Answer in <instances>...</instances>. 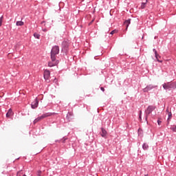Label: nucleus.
Returning a JSON list of instances; mask_svg holds the SVG:
<instances>
[{
  "instance_id": "nucleus-19",
  "label": "nucleus",
  "mask_w": 176,
  "mask_h": 176,
  "mask_svg": "<svg viewBox=\"0 0 176 176\" xmlns=\"http://www.w3.org/2000/svg\"><path fill=\"white\" fill-rule=\"evenodd\" d=\"M33 36H34V38L36 39H41V34L35 32L34 34H33Z\"/></svg>"
},
{
  "instance_id": "nucleus-12",
  "label": "nucleus",
  "mask_w": 176,
  "mask_h": 176,
  "mask_svg": "<svg viewBox=\"0 0 176 176\" xmlns=\"http://www.w3.org/2000/svg\"><path fill=\"white\" fill-rule=\"evenodd\" d=\"M12 115H13V110H12V109H9L8 111L6 114V118H10Z\"/></svg>"
},
{
  "instance_id": "nucleus-3",
  "label": "nucleus",
  "mask_w": 176,
  "mask_h": 176,
  "mask_svg": "<svg viewBox=\"0 0 176 176\" xmlns=\"http://www.w3.org/2000/svg\"><path fill=\"white\" fill-rule=\"evenodd\" d=\"M162 87L164 90L167 93L168 91H171V90H175L176 89V82H167L162 84Z\"/></svg>"
},
{
  "instance_id": "nucleus-15",
  "label": "nucleus",
  "mask_w": 176,
  "mask_h": 176,
  "mask_svg": "<svg viewBox=\"0 0 176 176\" xmlns=\"http://www.w3.org/2000/svg\"><path fill=\"white\" fill-rule=\"evenodd\" d=\"M138 134L140 137H144V131L139 128V129L138 130Z\"/></svg>"
},
{
  "instance_id": "nucleus-9",
  "label": "nucleus",
  "mask_w": 176,
  "mask_h": 176,
  "mask_svg": "<svg viewBox=\"0 0 176 176\" xmlns=\"http://www.w3.org/2000/svg\"><path fill=\"white\" fill-rule=\"evenodd\" d=\"M43 78H44L45 80H47V79H49V78H50V70H47V69L44 70Z\"/></svg>"
},
{
  "instance_id": "nucleus-29",
  "label": "nucleus",
  "mask_w": 176,
  "mask_h": 176,
  "mask_svg": "<svg viewBox=\"0 0 176 176\" xmlns=\"http://www.w3.org/2000/svg\"><path fill=\"white\" fill-rule=\"evenodd\" d=\"M53 82L54 83H57V82H58V80H57V78H54Z\"/></svg>"
},
{
  "instance_id": "nucleus-21",
  "label": "nucleus",
  "mask_w": 176,
  "mask_h": 176,
  "mask_svg": "<svg viewBox=\"0 0 176 176\" xmlns=\"http://www.w3.org/2000/svg\"><path fill=\"white\" fill-rule=\"evenodd\" d=\"M168 120H170V119L173 118V113H171V111L168 112Z\"/></svg>"
},
{
  "instance_id": "nucleus-7",
  "label": "nucleus",
  "mask_w": 176,
  "mask_h": 176,
  "mask_svg": "<svg viewBox=\"0 0 176 176\" xmlns=\"http://www.w3.org/2000/svg\"><path fill=\"white\" fill-rule=\"evenodd\" d=\"M66 119L68 122H72V120H74V113L69 111L66 116Z\"/></svg>"
},
{
  "instance_id": "nucleus-40",
  "label": "nucleus",
  "mask_w": 176,
  "mask_h": 176,
  "mask_svg": "<svg viewBox=\"0 0 176 176\" xmlns=\"http://www.w3.org/2000/svg\"><path fill=\"white\" fill-rule=\"evenodd\" d=\"M23 176H27V175H25V174H24Z\"/></svg>"
},
{
  "instance_id": "nucleus-35",
  "label": "nucleus",
  "mask_w": 176,
  "mask_h": 176,
  "mask_svg": "<svg viewBox=\"0 0 176 176\" xmlns=\"http://www.w3.org/2000/svg\"><path fill=\"white\" fill-rule=\"evenodd\" d=\"M166 112H167L168 113V112H170V111H168V109H166Z\"/></svg>"
},
{
  "instance_id": "nucleus-23",
  "label": "nucleus",
  "mask_w": 176,
  "mask_h": 176,
  "mask_svg": "<svg viewBox=\"0 0 176 176\" xmlns=\"http://www.w3.org/2000/svg\"><path fill=\"white\" fill-rule=\"evenodd\" d=\"M146 3L142 2L141 3V9H144V8H146Z\"/></svg>"
},
{
  "instance_id": "nucleus-24",
  "label": "nucleus",
  "mask_w": 176,
  "mask_h": 176,
  "mask_svg": "<svg viewBox=\"0 0 176 176\" xmlns=\"http://www.w3.org/2000/svg\"><path fill=\"white\" fill-rule=\"evenodd\" d=\"M3 21V15L0 17V27H2V22Z\"/></svg>"
},
{
  "instance_id": "nucleus-36",
  "label": "nucleus",
  "mask_w": 176,
  "mask_h": 176,
  "mask_svg": "<svg viewBox=\"0 0 176 176\" xmlns=\"http://www.w3.org/2000/svg\"><path fill=\"white\" fill-rule=\"evenodd\" d=\"M144 176H149V175L146 174V175H144Z\"/></svg>"
},
{
  "instance_id": "nucleus-38",
  "label": "nucleus",
  "mask_w": 176,
  "mask_h": 176,
  "mask_svg": "<svg viewBox=\"0 0 176 176\" xmlns=\"http://www.w3.org/2000/svg\"><path fill=\"white\" fill-rule=\"evenodd\" d=\"M43 23H45V21L41 22V24H43Z\"/></svg>"
},
{
  "instance_id": "nucleus-31",
  "label": "nucleus",
  "mask_w": 176,
  "mask_h": 176,
  "mask_svg": "<svg viewBox=\"0 0 176 176\" xmlns=\"http://www.w3.org/2000/svg\"><path fill=\"white\" fill-rule=\"evenodd\" d=\"M157 124L158 126H160V124H162V121L160 120H157Z\"/></svg>"
},
{
  "instance_id": "nucleus-42",
  "label": "nucleus",
  "mask_w": 176,
  "mask_h": 176,
  "mask_svg": "<svg viewBox=\"0 0 176 176\" xmlns=\"http://www.w3.org/2000/svg\"><path fill=\"white\" fill-rule=\"evenodd\" d=\"M91 23H93V21Z\"/></svg>"
},
{
  "instance_id": "nucleus-37",
  "label": "nucleus",
  "mask_w": 176,
  "mask_h": 176,
  "mask_svg": "<svg viewBox=\"0 0 176 176\" xmlns=\"http://www.w3.org/2000/svg\"><path fill=\"white\" fill-rule=\"evenodd\" d=\"M119 55H120V56H123V54H119Z\"/></svg>"
},
{
  "instance_id": "nucleus-25",
  "label": "nucleus",
  "mask_w": 176,
  "mask_h": 176,
  "mask_svg": "<svg viewBox=\"0 0 176 176\" xmlns=\"http://www.w3.org/2000/svg\"><path fill=\"white\" fill-rule=\"evenodd\" d=\"M170 130H172V131H173V133H176V125H175L173 127H170Z\"/></svg>"
},
{
  "instance_id": "nucleus-41",
  "label": "nucleus",
  "mask_w": 176,
  "mask_h": 176,
  "mask_svg": "<svg viewBox=\"0 0 176 176\" xmlns=\"http://www.w3.org/2000/svg\"><path fill=\"white\" fill-rule=\"evenodd\" d=\"M91 23H93V21Z\"/></svg>"
},
{
  "instance_id": "nucleus-22",
  "label": "nucleus",
  "mask_w": 176,
  "mask_h": 176,
  "mask_svg": "<svg viewBox=\"0 0 176 176\" xmlns=\"http://www.w3.org/2000/svg\"><path fill=\"white\" fill-rule=\"evenodd\" d=\"M61 140V142L63 143V144H65V141H67V140H68V138H65V137H63L62 139H60Z\"/></svg>"
},
{
  "instance_id": "nucleus-16",
  "label": "nucleus",
  "mask_w": 176,
  "mask_h": 176,
  "mask_svg": "<svg viewBox=\"0 0 176 176\" xmlns=\"http://www.w3.org/2000/svg\"><path fill=\"white\" fill-rule=\"evenodd\" d=\"M155 58H156V60H157V61L158 63H163V60H162L159 59V58H162V56H160L159 55V54H157V56H156V55H155Z\"/></svg>"
},
{
  "instance_id": "nucleus-4",
  "label": "nucleus",
  "mask_w": 176,
  "mask_h": 176,
  "mask_svg": "<svg viewBox=\"0 0 176 176\" xmlns=\"http://www.w3.org/2000/svg\"><path fill=\"white\" fill-rule=\"evenodd\" d=\"M156 109V106L155 105H149L148 106L146 110L145 111V121L148 124V117Z\"/></svg>"
},
{
  "instance_id": "nucleus-33",
  "label": "nucleus",
  "mask_w": 176,
  "mask_h": 176,
  "mask_svg": "<svg viewBox=\"0 0 176 176\" xmlns=\"http://www.w3.org/2000/svg\"><path fill=\"white\" fill-rule=\"evenodd\" d=\"M55 142H61V140H55Z\"/></svg>"
},
{
  "instance_id": "nucleus-32",
  "label": "nucleus",
  "mask_w": 176,
  "mask_h": 176,
  "mask_svg": "<svg viewBox=\"0 0 176 176\" xmlns=\"http://www.w3.org/2000/svg\"><path fill=\"white\" fill-rule=\"evenodd\" d=\"M168 124H170V120L167 119V124H166V126H168Z\"/></svg>"
},
{
  "instance_id": "nucleus-17",
  "label": "nucleus",
  "mask_w": 176,
  "mask_h": 176,
  "mask_svg": "<svg viewBox=\"0 0 176 176\" xmlns=\"http://www.w3.org/2000/svg\"><path fill=\"white\" fill-rule=\"evenodd\" d=\"M16 25H17L18 27H22V25H24V22L21 21H18L16 22Z\"/></svg>"
},
{
  "instance_id": "nucleus-39",
  "label": "nucleus",
  "mask_w": 176,
  "mask_h": 176,
  "mask_svg": "<svg viewBox=\"0 0 176 176\" xmlns=\"http://www.w3.org/2000/svg\"><path fill=\"white\" fill-rule=\"evenodd\" d=\"M110 16H112V14H111V12H110Z\"/></svg>"
},
{
  "instance_id": "nucleus-34",
  "label": "nucleus",
  "mask_w": 176,
  "mask_h": 176,
  "mask_svg": "<svg viewBox=\"0 0 176 176\" xmlns=\"http://www.w3.org/2000/svg\"><path fill=\"white\" fill-rule=\"evenodd\" d=\"M46 31H47V29H46V28L43 29V32H46Z\"/></svg>"
},
{
  "instance_id": "nucleus-30",
  "label": "nucleus",
  "mask_w": 176,
  "mask_h": 176,
  "mask_svg": "<svg viewBox=\"0 0 176 176\" xmlns=\"http://www.w3.org/2000/svg\"><path fill=\"white\" fill-rule=\"evenodd\" d=\"M100 90L104 93L105 91V88H104L103 87H100Z\"/></svg>"
},
{
  "instance_id": "nucleus-20",
  "label": "nucleus",
  "mask_w": 176,
  "mask_h": 176,
  "mask_svg": "<svg viewBox=\"0 0 176 176\" xmlns=\"http://www.w3.org/2000/svg\"><path fill=\"white\" fill-rule=\"evenodd\" d=\"M40 120H41V117L38 116L37 118H36L34 121H33V124H36V123H38V122H39Z\"/></svg>"
},
{
  "instance_id": "nucleus-8",
  "label": "nucleus",
  "mask_w": 176,
  "mask_h": 176,
  "mask_svg": "<svg viewBox=\"0 0 176 176\" xmlns=\"http://www.w3.org/2000/svg\"><path fill=\"white\" fill-rule=\"evenodd\" d=\"M130 24H131V19H126L124 21V25L126 27L124 31H127V30H129Z\"/></svg>"
},
{
  "instance_id": "nucleus-10",
  "label": "nucleus",
  "mask_w": 176,
  "mask_h": 176,
  "mask_svg": "<svg viewBox=\"0 0 176 176\" xmlns=\"http://www.w3.org/2000/svg\"><path fill=\"white\" fill-rule=\"evenodd\" d=\"M52 115H53V113H45L40 116V119H41V120H42V119L49 118V116H52Z\"/></svg>"
},
{
  "instance_id": "nucleus-26",
  "label": "nucleus",
  "mask_w": 176,
  "mask_h": 176,
  "mask_svg": "<svg viewBox=\"0 0 176 176\" xmlns=\"http://www.w3.org/2000/svg\"><path fill=\"white\" fill-rule=\"evenodd\" d=\"M116 32H118L117 30H113L110 32V35H113V34H116Z\"/></svg>"
},
{
  "instance_id": "nucleus-1",
  "label": "nucleus",
  "mask_w": 176,
  "mask_h": 176,
  "mask_svg": "<svg viewBox=\"0 0 176 176\" xmlns=\"http://www.w3.org/2000/svg\"><path fill=\"white\" fill-rule=\"evenodd\" d=\"M60 53V47L58 45H54L50 52V58L52 61L48 62V67H56L58 65L60 60H57L56 56Z\"/></svg>"
},
{
  "instance_id": "nucleus-5",
  "label": "nucleus",
  "mask_w": 176,
  "mask_h": 176,
  "mask_svg": "<svg viewBox=\"0 0 176 176\" xmlns=\"http://www.w3.org/2000/svg\"><path fill=\"white\" fill-rule=\"evenodd\" d=\"M157 85H153L152 84L147 85L145 88L142 89L143 93H149L151 90H153V89H156Z\"/></svg>"
},
{
  "instance_id": "nucleus-28",
  "label": "nucleus",
  "mask_w": 176,
  "mask_h": 176,
  "mask_svg": "<svg viewBox=\"0 0 176 176\" xmlns=\"http://www.w3.org/2000/svg\"><path fill=\"white\" fill-rule=\"evenodd\" d=\"M41 174H42V170H38L37 173H36V175L37 176H42Z\"/></svg>"
},
{
  "instance_id": "nucleus-18",
  "label": "nucleus",
  "mask_w": 176,
  "mask_h": 176,
  "mask_svg": "<svg viewBox=\"0 0 176 176\" xmlns=\"http://www.w3.org/2000/svg\"><path fill=\"white\" fill-rule=\"evenodd\" d=\"M139 121L142 122V110L139 111Z\"/></svg>"
},
{
  "instance_id": "nucleus-2",
  "label": "nucleus",
  "mask_w": 176,
  "mask_h": 176,
  "mask_svg": "<svg viewBox=\"0 0 176 176\" xmlns=\"http://www.w3.org/2000/svg\"><path fill=\"white\" fill-rule=\"evenodd\" d=\"M69 45H71V41L68 38H65L61 43V52L64 56H68L69 52Z\"/></svg>"
},
{
  "instance_id": "nucleus-6",
  "label": "nucleus",
  "mask_w": 176,
  "mask_h": 176,
  "mask_svg": "<svg viewBox=\"0 0 176 176\" xmlns=\"http://www.w3.org/2000/svg\"><path fill=\"white\" fill-rule=\"evenodd\" d=\"M38 105H39V100H38L37 98L34 100L33 102L31 104V108L32 109H35L36 108H38Z\"/></svg>"
},
{
  "instance_id": "nucleus-11",
  "label": "nucleus",
  "mask_w": 176,
  "mask_h": 176,
  "mask_svg": "<svg viewBox=\"0 0 176 176\" xmlns=\"http://www.w3.org/2000/svg\"><path fill=\"white\" fill-rule=\"evenodd\" d=\"M100 129L102 131V133H100L101 137H102L103 138L107 137V134H108L107 130H105V129H104L103 127H101Z\"/></svg>"
},
{
  "instance_id": "nucleus-14",
  "label": "nucleus",
  "mask_w": 176,
  "mask_h": 176,
  "mask_svg": "<svg viewBox=\"0 0 176 176\" xmlns=\"http://www.w3.org/2000/svg\"><path fill=\"white\" fill-rule=\"evenodd\" d=\"M58 21H65V15L64 14L59 15Z\"/></svg>"
},
{
  "instance_id": "nucleus-27",
  "label": "nucleus",
  "mask_w": 176,
  "mask_h": 176,
  "mask_svg": "<svg viewBox=\"0 0 176 176\" xmlns=\"http://www.w3.org/2000/svg\"><path fill=\"white\" fill-rule=\"evenodd\" d=\"M153 52H154V54H155V56H156V57H157V51L156 50V49H153Z\"/></svg>"
},
{
  "instance_id": "nucleus-13",
  "label": "nucleus",
  "mask_w": 176,
  "mask_h": 176,
  "mask_svg": "<svg viewBox=\"0 0 176 176\" xmlns=\"http://www.w3.org/2000/svg\"><path fill=\"white\" fill-rule=\"evenodd\" d=\"M142 149L143 151H148L149 149V145L146 143H144L142 144Z\"/></svg>"
}]
</instances>
